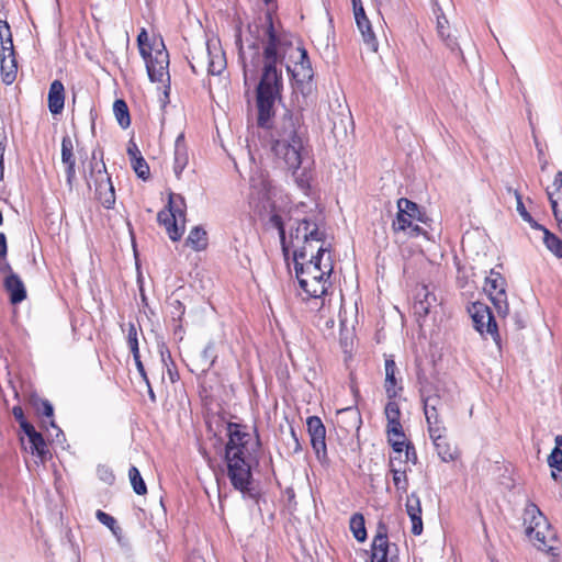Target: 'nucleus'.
Here are the masks:
<instances>
[{
  "mask_svg": "<svg viewBox=\"0 0 562 562\" xmlns=\"http://www.w3.org/2000/svg\"><path fill=\"white\" fill-rule=\"evenodd\" d=\"M239 58L244 69V83L257 80L256 123L259 128L269 131L270 149L288 170L296 175L301 166L308 160L305 128L300 117L285 112L274 122L276 104L281 100L283 89L282 72L278 65L288 54L293 64L286 70L297 87L303 89L313 79L314 71L304 47H294L292 38L281 26L273 23L272 13L267 11L248 24L247 35L237 36Z\"/></svg>",
  "mask_w": 562,
  "mask_h": 562,
  "instance_id": "1",
  "label": "nucleus"
},
{
  "mask_svg": "<svg viewBox=\"0 0 562 562\" xmlns=\"http://www.w3.org/2000/svg\"><path fill=\"white\" fill-rule=\"evenodd\" d=\"M271 222L279 231L285 259L290 251L293 254L294 272L300 288L306 297L319 300V308L324 310L334 271V261L324 240V232L319 231L315 222L303 218L291 224L290 237L286 240L281 216L273 214Z\"/></svg>",
  "mask_w": 562,
  "mask_h": 562,
  "instance_id": "2",
  "label": "nucleus"
},
{
  "mask_svg": "<svg viewBox=\"0 0 562 562\" xmlns=\"http://www.w3.org/2000/svg\"><path fill=\"white\" fill-rule=\"evenodd\" d=\"M228 441L225 447V462L227 476L235 490L244 495H250L251 491V463L247 445L250 435L243 431L240 425L229 423L227 425Z\"/></svg>",
  "mask_w": 562,
  "mask_h": 562,
  "instance_id": "3",
  "label": "nucleus"
},
{
  "mask_svg": "<svg viewBox=\"0 0 562 562\" xmlns=\"http://www.w3.org/2000/svg\"><path fill=\"white\" fill-rule=\"evenodd\" d=\"M193 72L206 69L209 75H221L226 68V58L221 47L212 42H207L205 49L199 55L192 57L190 63Z\"/></svg>",
  "mask_w": 562,
  "mask_h": 562,
  "instance_id": "4",
  "label": "nucleus"
},
{
  "mask_svg": "<svg viewBox=\"0 0 562 562\" xmlns=\"http://www.w3.org/2000/svg\"><path fill=\"white\" fill-rule=\"evenodd\" d=\"M91 180L94 184L97 199L105 209H112L115 204V191L104 162H101V165L98 162L91 164V171L87 180L89 187Z\"/></svg>",
  "mask_w": 562,
  "mask_h": 562,
  "instance_id": "5",
  "label": "nucleus"
},
{
  "mask_svg": "<svg viewBox=\"0 0 562 562\" xmlns=\"http://www.w3.org/2000/svg\"><path fill=\"white\" fill-rule=\"evenodd\" d=\"M484 291L490 296L499 316H506L509 312L506 294V280L494 270L485 278Z\"/></svg>",
  "mask_w": 562,
  "mask_h": 562,
  "instance_id": "6",
  "label": "nucleus"
},
{
  "mask_svg": "<svg viewBox=\"0 0 562 562\" xmlns=\"http://www.w3.org/2000/svg\"><path fill=\"white\" fill-rule=\"evenodd\" d=\"M371 562H400L397 547L389 543L387 527L382 521L378 524L376 533L372 541Z\"/></svg>",
  "mask_w": 562,
  "mask_h": 562,
  "instance_id": "7",
  "label": "nucleus"
},
{
  "mask_svg": "<svg viewBox=\"0 0 562 562\" xmlns=\"http://www.w3.org/2000/svg\"><path fill=\"white\" fill-rule=\"evenodd\" d=\"M469 314L473 321L474 328L483 336L490 335L494 341H498L499 335L497 324L490 307L481 302L472 303Z\"/></svg>",
  "mask_w": 562,
  "mask_h": 562,
  "instance_id": "8",
  "label": "nucleus"
},
{
  "mask_svg": "<svg viewBox=\"0 0 562 562\" xmlns=\"http://www.w3.org/2000/svg\"><path fill=\"white\" fill-rule=\"evenodd\" d=\"M144 60L146 63V69L150 81L169 83V54L162 43L161 48L155 49L154 54L150 53L147 57H144Z\"/></svg>",
  "mask_w": 562,
  "mask_h": 562,
  "instance_id": "9",
  "label": "nucleus"
},
{
  "mask_svg": "<svg viewBox=\"0 0 562 562\" xmlns=\"http://www.w3.org/2000/svg\"><path fill=\"white\" fill-rule=\"evenodd\" d=\"M397 216L393 222V229L395 232H405L412 227V223L422 222L425 223V215L420 212L418 205L408 199L401 198L397 201Z\"/></svg>",
  "mask_w": 562,
  "mask_h": 562,
  "instance_id": "10",
  "label": "nucleus"
},
{
  "mask_svg": "<svg viewBox=\"0 0 562 562\" xmlns=\"http://www.w3.org/2000/svg\"><path fill=\"white\" fill-rule=\"evenodd\" d=\"M307 430L311 437L312 447L316 453L317 459L323 463L328 462L326 449V428L317 416L307 418Z\"/></svg>",
  "mask_w": 562,
  "mask_h": 562,
  "instance_id": "11",
  "label": "nucleus"
},
{
  "mask_svg": "<svg viewBox=\"0 0 562 562\" xmlns=\"http://www.w3.org/2000/svg\"><path fill=\"white\" fill-rule=\"evenodd\" d=\"M420 394L424 403V414L428 427L443 425V422L440 417V411L443 406V403L440 396L435 391H432L431 387L428 386H424L420 391Z\"/></svg>",
  "mask_w": 562,
  "mask_h": 562,
  "instance_id": "12",
  "label": "nucleus"
},
{
  "mask_svg": "<svg viewBox=\"0 0 562 562\" xmlns=\"http://www.w3.org/2000/svg\"><path fill=\"white\" fill-rule=\"evenodd\" d=\"M428 432L441 461L451 462L458 458L457 449L452 448L447 440V428L445 425L428 427Z\"/></svg>",
  "mask_w": 562,
  "mask_h": 562,
  "instance_id": "13",
  "label": "nucleus"
},
{
  "mask_svg": "<svg viewBox=\"0 0 562 562\" xmlns=\"http://www.w3.org/2000/svg\"><path fill=\"white\" fill-rule=\"evenodd\" d=\"M437 35L443 45L454 54L463 56V53L460 47L458 31L452 29L449 24L447 18L442 15H437Z\"/></svg>",
  "mask_w": 562,
  "mask_h": 562,
  "instance_id": "14",
  "label": "nucleus"
},
{
  "mask_svg": "<svg viewBox=\"0 0 562 562\" xmlns=\"http://www.w3.org/2000/svg\"><path fill=\"white\" fill-rule=\"evenodd\" d=\"M272 193V186L267 179H251V192L250 200L251 203L256 205L257 209L267 211L270 205V199Z\"/></svg>",
  "mask_w": 562,
  "mask_h": 562,
  "instance_id": "15",
  "label": "nucleus"
},
{
  "mask_svg": "<svg viewBox=\"0 0 562 562\" xmlns=\"http://www.w3.org/2000/svg\"><path fill=\"white\" fill-rule=\"evenodd\" d=\"M385 380L384 389L389 400L396 398L403 391L402 380L397 379L398 373L395 361L390 357L385 359L384 363Z\"/></svg>",
  "mask_w": 562,
  "mask_h": 562,
  "instance_id": "16",
  "label": "nucleus"
},
{
  "mask_svg": "<svg viewBox=\"0 0 562 562\" xmlns=\"http://www.w3.org/2000/svg\"><path fill=\"white\" fill-rule=\"evenodd\" d=\"M61 162L66 166V182L69 189H72L76 179V158L74 155V144L70 136L66 135L61 139Z\"/></svg>",
  "mask_w": 562,
  "mask_h": 562,
  "instance_id": "17",
  "label": "nucleus"
},
{
  "mask_svg": "<svg viewBox=\"0 0 562 562\" xmlns=\"http://www.w3.org/2000/svg\"><path fill=\"white\" fill-rule=\"evenodd\" d=\"M547 195L562 233V171L557 172L552 187L547 189Z\"/></svg>",
  "mask_w": 562,
  "mask_h": 562,
  "instance_id": "18",
  "label": "nucleus"
},
{
  "mask_svg": "<svg viewBox=\"0 0 562 562\" xmlns=\"http://www.w3.org/2000/svg\"><path fill=\"white\" fill-rule=\"evenodd\" d=\"M157 221L166 228V232L172 241H177L182 237L184 233V221L176 217V215L170 211H159L157 214Z\"/></svg>",
  "mask_w": 562,
  "mask_h": 562,
  "instance_id": "19",
  "label": "nucleus"
},
{
  "mask_svg": "<svg viewBox=\"0 0 562 562\" xmlns=\"http://www.w3.org/2000/svg\"><path fill=\"white\" fill-rule=\"evenodd\" d=\"M384 414L387 420L386 431L389 436L398 438L404 437L403 427L401 424V409L398 403L393 400H389L385 405Z\"/></svg>",
  "mask_w": 562,
  "mask_h": 562,
  "instance_id": "20",
  "label": "nucleus"
},
{
  "mask_svg": "<svg viewBox=\"0 0 562 562\" xmlns=\"http://www.w3.org/2000/svg\"><path fill=\"white\" fill-rule=\"evenodd\" d=\"M547 519L540 509L532 503L528 504L524 510V525L526 526V535L532 538V533L537 528H546Z\"/></svg>",
  "mask_w": 562,
  "mask_h": 562,
  "instance_id": "21",
  "label": "nucleus"
},
{
  "mask_svg": "<svg viewBox=\"0 0 562 562\" xmlns=\"http://www.w3.org/2000/svg\"><path fill=\"white\" fill-rule=\"evenodd\" d=\"M406 512L412 521V533L419 536L423 532L422 505L419 497L412 493L406 499Z\"/></svg>",
  "mask_w": 562,
  "mask_h": 562,
  "instance_id": "22",
  "label": "nucleus"
},
{
  "mask_svg": "<svg viewBox=\"0 0 562 562\" xmlns=\"http://www.w3.org/2000/svg\"><path fill=\"white\" fill-rule=\"evenodd\" d=\"M188 162V148L184 140V135L181 133L176 138L173 153V171L177 179L181 178V173L186 169Z\"/></svg>",
  "mask_w": 562,
  "mask_h": 562,
  "instance_id": "23",
  "label": "nucleus"
},
{
  "mask_svg": "<svg viewBox=\"0 0 562 562\" xmlns=\"http://www.w3.org/2000/svg\"><path fill=\"white\" fill-rule=\"evenodd\" d=\"M4 288L10 294V301L13 304L21 303L26 297V290L21 278L14 273H9L4 279Z\"/></svg>",
  "mask_w": 562,
  "mask_h": 562,
  "instance_id": "24",
  "label": "nucleus"
},
{
  "mask_svg": "<svg viewBox=\"0 0 562 562\" xmlns=\"http://www.w3.org/2000/svg\"><path fill=\"white\" fill-rule=\"evenodd\" d=\"M65 88L61 81L54 80L48 91V109L52 114H59L64 109Z\"/></svg>",
  "mask_w": 562,
  "mask_h": 562,
  "instance_id": "25",
  "label": "nucleus"
},
{
  "mask_svg": "<svg viewBox=\"0 0 562 562\" xmlns=\"http://www.w3.org/2000/svg\"><path fill=\"white\" fill-rule=\"evenodd\" d=\"M1 76L2 81L5 85H11L16 78V59L14 55V48H12V53L1 50Z\"/></svg>",
  "mask_w": 562,
  "mask_h": 562,
  "instance_id": "26",
  "label": "nucleus"
},
{
  "mask_svg": "<svg viewBox=\"0 0 562 562\" xmlns=\"http://www.w3.org/2000/svg\"><path fill=\"white\" fill-rule=\"evenodd\" d=\"M533 541V544L543 551H551L553 547L551 546V541L554 540V533L550 529L548 522H546V528H537L532 533V538H529Z\"/></svg>",
  "mask_w": 562,
  "mask_h": 562,
  "instance_id": "27",
  "label": "nucleus"
},
{
  "mask_svg": "<svg viewBox=\"0 0 562 562\" xmlns=\"http://www.w3.org/2000/svg\"><path fill=\"white\" fill-rule=\"evenodd\" d=\"M357 26L361 33L363 43L367 45V47L372 50L376 52L379 47V42L376 40V36L372 30V25L369 21V19L357 21Z\"/></svg>",
  "mask_w": 562,
  "mask_h": 562,
  "instance_id": "28",
  "label": "nucleus"
},
{
  "mask_svg": "<svg viewBox=\"0 0 562 562\" xmlns=\"http://www.w3.org/2000/svg\"><path fill=\"white\" fill-rule=\"evenodd\" d=\"M186 244L195 251L204 250L207 247L206 232L199 226L193 227L186 239Z\"/></svg>",
  "mask_w": 562,
  "mask_h": 562,
  "instance_id": "29",
  "label": "nucleus"
},
{
  "mask_svg": "<svg viewBox=\"0 0 562 562\" xmlns=\"http://www.w3.org/2000/svg\"><path fill=\"white\" fill-rule=\"evenodd\" d=\"M25 450L40 458L42 462H44L49 456L47 445L41 432L33 435V438L27 441Z\"/></svg>",
  "mask_w": 562,
  "mask_h": 562,
  "instance_id": "30",
  "label": "nucleus"
},
{
  "mask_svg": "<svg viewBox=\"0 0 562 562\" xmlns=\"http://www.w3.org/2000/svg\"><path fill=\"white\" fill-rule=\"evenodd\" d=\"M408 467H396V459H390V471L393 474V482L398 491L406 492L408 479L406 475Z\"/></svg>",
  "mask_w": 562,
  "mask_h": 562,
  "instance_id": "31",
  "label": "nucleus"
},
{
  "mask_svg": "<svg viewBox=\"0 0 562 562\" xmlns=\"http://www.w3.org/2000/svg\"><path fill=\"white\" fill-rule=\"evenodd\" d=\"M436 297L431 295L426 286H423L417 293V301L414 304L415 313L419 315H427L430 312L432 302Z\"/></svg>",
  "mask_w": 562,
  "mask_h": 562,
  "instance_id": "32",
  "label": "nucleus"
},
{
  "mask_svg": "<svg viewBox=\"0 0 562 562\" xmlns=\"http://www.w3.org/2000/svg\"><path fill=\"white\" fill-rule=\"evenodd\" d=\"M34 405H35L36 413L40 416L47 418V422L44 419L43 424L45 426L48 424L50 427L56 429L57 436H58L60 432V429L57 428V426L55 425V422L53 418L54 417V408H53V405L50 404V402L47 400H38L35 402Z\"/></svg>",
  "mask_w": 562,
  "mask_h": 562,
  "instance_id": "33",
  "label": "nucleus"
},
{
  "mask_svg": "<svg viewBox=\"0 0 562 562\" xmlns=\"http://www.w3.org/2000/svg\"><path fill=\"white\" fill-rule=\"evenodd\" d=\"M164 211H170L176 215V217L180 218L181 221H184L186 202L183 196H181L180 194L170 193L168 205L166 209H164Z\"/></svg>",
  "mask_w": 562,
  "mask_h": 562,
  "instance_id": "34",
  "label": "nucleus"
},
{
  "mask_svg": "<svg viewBox=\"0 0 562 562\" xmlns=\"http://www.w3.org/2000/svg\"><path fill=\"white\" fill-rule=\"evenodd\" d=\"M113 112L119 125L122 128H127L131 124V117L126 102L124 100H115L113 104Z\"/></svg>",
  "mask_w": 562,
  "mask_h": 562,
  "instance_id": "35",
  "label": "nucleus"
},
{
  "mask_svg": "<svg viewBox=\"0 0 562 562\" xmlns=\"http://www.w3.org/2000/svg\"><path fill=\"white\" fill-rule=\"evenodd\" d=\"M217 358L216 348L214 341L207 342V345L204 347L203 351L201 352V371L206 372L209 371L213 364L215 363V360Z\"/></svg>",
  "mask_w": 562,
  "mask_h": 562,
  "instance_id": "36",
  "label": "nucleus"
},
{
  "mask_svg": "<svg viewBox=\"0 0 562 562\" xmlns=\"http://www.w3.org/2000/svg\"><path fill=\"white\" fill-rule=\"evenodd\" d=\"M350 530L353 535V537L360 541L363 542L367 539V530L364 526V518L361 514H353L350 518Z\"/></svg>",
  "mask_w": 562,
  "mask_h": 562,
  "instance_id": "37",
  "label": "nucleus"
},
{
  "mask_svg": "<svg viewBox=\"0 0 562 562\" xmlns=\"http://www.w3.org/2000/svg\"><path fill=\"white\" fill-rule=\"evenodd\" d=\"M543 244L547 249L552 252L555 257L562 258V239L550 231H546L543 236Z\"/></svg>",
  "mask_w": 562,
  "mask_h": 562,
  "instance_id": "38",
  "label": "nucleus"
},
{
  "mask_svg": "<svg viewBox=\"0 0 562 562\" xmlns=\"http://www.w3.org/2000/svg\"><path fill=\"white\" fill-rule=\"evenodd\" d=\"M0 43L1 50L12 53L13 41L12 33L9 23L5 20L0 19Z\"/></svg>",
  "mask_w": 562,
  "mask_h": 562,
  "instance_id": "39",
  "label": "nucleus"
},
{
  "mask_svg": "<svg viewBox=\"0 0 562 562\" xmlns=\"http://www.w3.org/2000/svg\"><path fill=\"white\" fill-rule=\"evenodd\" d=\"M128 477L136 494L144 495L147 492L146 484L136 467L130 468Z\"/></svg>",
  "mask_w": 562,
  "mask_h": 562,
  "instance_id": "40",
  "label": "nucleus"
},
{
  "mask_svg": "<svg viewBox=\"0 0 562 562\" xmlns=\"http://www.w3.org/2000/svg\"><path fill=\"white\" fill-rule=\"evenodd\" d=\"M97 519L104 526H106L114 536L119 537L121 533V528L117 526V522L114 517L111 515L102 512L101 509H98L95 513Z\"/></svg>",
  "mask_w": 562,
  "mask_h": 562,
  "instance_id": "41",
  "label": "nucleus"
},
{
  "mask_svg": "<svg viewBox=\"0 0 562 562\" xmlns=\"http://www.w3.org/2000/svg\"><path fill=\"white\" fill-rule=\"evenodd\" d=\"M131 165L135 173L143 180H146L149 177V166L143 156L134 159Z\"/></svg>",
  "mask_w": 562,
  "mask_h": 562,
  "instance_id": "42",
  "label": "nucleus"
},
{
  "mask_svg": "<svg viewBox=\"0 0 562 562\" xmlns=\"http://www.w3.org/2000/svg\"><path fill=\"white\" fill-rule=\"evenodd\" d=\"M548 464L562 472V450L554 448L548 457Z\"/></svg>",
  "mask_w": 562,
  "mask_h": 562,
  "instance_id": "43",
  "label": "nucleus"
},
{
  "mask_svg": "<svg viewBox=\"0 0 562 562\" xmlns=\"http://www.w3.org/2000/svg\"><path fill=\"white\" fill-rule=\"evenodd\" d=\"M147 41H148L147 32L143 29L137 36L139 53L143 58L147 57V55H149L151 53V47L149 45H147Z\"/></svg>",
  "mask_w": 562,
  "mask_h": 562,
  "instance_id": "44",
  "label": "nucleus"
},
{
  "mask_svg": "<svg viewBox=\"0 0 562 562\" xmlns=\"http://www.w3.org/2000/svg\"><path fill=\"white\" fill-rule=\"evenodd\" d=\"M515 194V198H516V210L518 212V214L521 216V218L527 222V223H531L532 222V216L530 215V213L526 210L525 205H524V202H522V199H521V195L518 191H515L514 192Z\"/></svg>",
  "mask_w": 562,
  "mask_h": 562,
  "instance_id": "45",
  "label": "nucleus"
},
{
  "mask_svg": "<svg viewBox=\"0 0 562 562\" xmlns=\"http://www.w3.org/2000/svg\"><path fill=\"white\" fill-rule=\"evenodd\" d=\"M97 473L99 479L106 484H112L115 480L112 470L106 465H99L97 469Z\"/></svg>",
  "mask_w": 562,
  "mask_h": 562,
  "instance_id": "46",
  "label": "nucleus"
},
{
  "mask_svg": "<svg viewBox=\"0 0 562 562\" xmlns=\"http://www.w3.org/2000/svg\"><path fill=\"white\" fill-rule=\"evenodd\" d=\"M403 461H405V463H403L404 467H408V462H412L413 464L417 463V453L413 445H406L403 453Z\"/></svg>",
  "mask_w": 562,
  "mask_h": 562,
  "instance_id": "47",
  "label": "nucleus"
},
{
  "mask_svg": "<svg viewBox=\"0 0 562 562\" xmlns=\"http://www.w3.org/2000/svg\"><path fill=\"white\" fill-rule=\"evenodd\" d=\"M392 447L394 450V456L391 457L390 459H396V461H398L400 464L405 463V461H403V453L405 451L404 441H394L392 443Z\"/></svg>",
  "mask_w": 562,
  "mask_h": 562,
  "instance_id": "48",
  "label": "nucleus"
},
{
  "mask_svg": "<svg viewBox=\"0 0 562 562\" xmlns=\"http://www.w3.org/2000/svg\"><path fill=\"white\" fill-rule=\"evenodd\" d=\"M20 427H21L22 431L24 432V435L27 437V441L33 438V435L38 434V431H36V429L34 428V426L31 423H29L27 420L20 424Z\"/></svg>",
  "mask_w": 562,
  "mask_h": 562,
  "instance_id": "49",
  "label": "nucleus"
},
{
  "mask_svg": "<svg viewBox=\"0 0 562 562\" xmlns=\"http://www.w3.org/2000/svg\"><path fill=\"white\" fill-rule=\"evenodd\" d=\"M411 237H418L420 235L426 236V231L419 225L412 223V227L405 231Z\"/></svg>",
  "mask_w": 562,
  "mask_h": 562,
  "instance_id": "50",
  "label": "nucleus"
},
{
  "mask_svg": "<svg viewBox=\"0 0 562 562\" xmlns=\"http://www.w3.org/2000/svg\"><path fill=\"white\" fill-rule=\"evenodd\" d=\"M134 344H138V340H137V329H136V326L131 323L128 325L127 345L131 346V345H134Z\"/></svg>",
  "mask_w": 562,
  "mask_h": 562,
  "instance_id": "51",
  "label": "nucleus"
},
{
  "mask_svg": "<svg viewBox=\"0 0 562 562\" xmlns=\"http://www.w3.org/2000/svg\"><path fill=\"white\" fill-rule=\"evenodd\" d=\"M171 306L173 308V311L171 312L173 317L177 316L180 319L184 314V305L179 300H175L171 303Z\"/></svg>",
  "mask_w": 562,
  "mask_h": 562,
  "instance_id": "52",
  "label": "nucleus"
},
{
  "mask_svg": "<svg viewBox=\"0 0 562 562\" xmlns=\"http://www.w3.org/2000/svg\"><path fill=\"white\" fill-rule=\"evenodd\" d=\"M127 155L130 156V159H131V162L134 160V159H137L138 157H142V154L138 149V147L136 146L135 143H131L127 147Z\"/></svg>",
  "mask_w": 562,
  "mask_h": 562,
  "instance_id": "53",
  "label": "nucleus"
},
{
  "mask_svg": "<svg viewBox=\"0 0 562 562\" xmlns=\"http://www.w3.org/2000/svg\"><path fill=\"white\" fill-rule=\"evenodd\" d=\"M12 414L19 424H22L23 422L26 420L21 406H14L12 408Z\"/></svg>",
  "mask_w": 562,
  "mask_h": 562,
  "instance_id": "54",
  "label": "nucleus"
},
{
  "mask_svg": "<svg viewBox=\"0 0 562 562\" xmlns=\"http://www.w3.org/2000/svg\"><path fill=\"white\" fill-rule=\"evenodd\" d=\"M353 13H355L356 22L367 19L362 3L358 4L357 7H353Z\"/></svg>",
  "mask_w": 562,
  "mask_h": 562,
  "instance_id": "55",
  "label": "nucleus"
},
{
  "mask_svg": "<svg viewBox=\"0 0 562 562\" xmlns=\"http://www.w3.org/2000/svg\"><path fill=\"white\" fill-rule=\"evenodd\" d=\"M7 255V238L3 233H0V257Z\"/></svg>",
  "mask_w": 562,
  "mask_h": 562,
  "instance_id": "56",
  "label": "nucleus"
},
{
  "mask_svg": "<svg viewBox=\"0 0 562 562\" xmlns=\"http://www.w3.org/2000/svg\"><path fill=\"white\" fill-rule=\"evenodd\" d=\"M3 155H4V144L2 142H0V181L3 179V171H4Z\"/></svg>",
  "mask_w": 562,
  "mask_h": 562,
  "instance_id": "57",
  "label": "nucleus"
},
{
  "mask_svg": "<svg viewBox=\"0 0 562 562\" xmlns=\"http://www.w3.org/2000/svg\"><path fill=\"white\" fill-rule=\"evenodd\" d=\"M305 177V172L303 171L302 175L300 177H296V182L297 184L302 188V189H305L307 187V179L304 178Z\"/></svg>",
  "mask_w": 562,
  "mask_h": 562,
  "instance_id": "58",
  "label": "nucleus"
},
{
  "mask_svg": "<svg viewBox=\"0 0 562 562\" xmlns=\"http://www.w3.org/2000/svg\"><path fill=\"white\" fill-rule=\"evenodd\" d=\"M130 349H131V352L133 353V358L135 361H138V358H139V349H138V344H134V345H131L128 346Z\"/></svg>",
  "mask_w": 562,
  "mask_h": 562,
  "instance_id": "59",
  "label": "nucleus"
},
{
  "mask_svg": "<svg viewBox=\"0 0 562 562\" xmlns=\"http://www.w3.org/2000/svg\"><path fill=\"white\" fill-rule=\"evenodd\" d=\"M532 228L535 229H539L541 232H543V236L546 235V231H548L544 226H542L541 224L537 223L533 218H532V222L531 223H528Z\"/></svg>",
  "mask_w": 562,
  "mask_h": 562,
  "instance_id": "60",
  "label": "nucleus"
},
{
  "mask_svg": "<svg viewBox=\"0 0 562 562\" xmlns=\"http://www.w3.org/2000/svg\"><path fill=\"white\" fill-rule=\"evenodd\" d=\"M161 360L167 366V359L171 361V356L168 350H161L160 351Z\"/></svg>",
  "mask_w": 562,
  "mask_h": 562,
  "instance_id": "61",
  "label": "nucleus"
},
{
  "mask_svg": "<svg viewBox=\"0 0 562 562\" xmlns=\"http://www.w3.org/2000/svg\"><path fill=\"white\" fill-rule=\"evenodd\" d=\"M135 363H136L137 370L142 374V376L146 378L145 369H144V366H143V363L140 361V357L138 358V361H135Z\"/></svg>",
  "mask_w": 562,
  "mask_h": 562,
  "instance_id": "62",
  "label": "nucleus"
},
{
  "mask_svg": "<svg viewBox=\"0 0 562 562\" xmlns=\"http://www.w3.org/2000/svg\"><path fill=\"white\" fill-rule=\"evenodd\" d=\"M554 442H555V448L561 449V447H562V435L555 436Z\"/></svg>",
  "mask_w": 562,
  "mask_h": 562,
  "instance_id": "63",
  "label": "nucleus"
},
{
  "mask_svg": "<svg viewBox=\"0 0 562 562\" xmlns=\"http://www.w3.org/2000/svg\"><path fill=\"white\" fill-rule=\"evenodd\" d=\"M0 270H1L2 272L8 273V274H9V273H11V272H13L9 263H4V265L0 268Z\"/></svg>",
  "mask_w": 562,
  "mask_h": 562,
  "instance_id": "64",
  "label": "nucleus"
}]
</instances>
